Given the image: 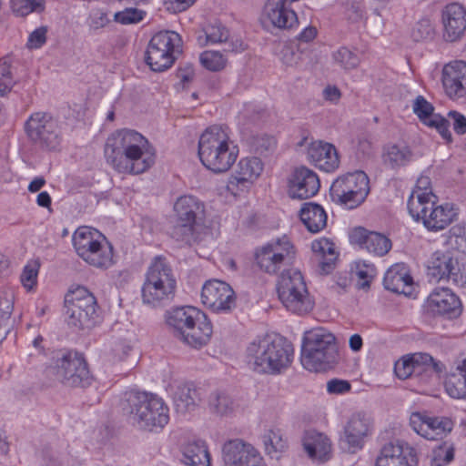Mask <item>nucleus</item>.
I'll use <instances>...</instances> for the list:
<instances>
[{
	"label": "nucleus",
	"instance_id": "nucleus-1",
	"mask_svg": "<svg viewBox=\"0 0 466 466\" xmlns=\"http://www.w3.org/2000/svg\"><path fill=\"white\" fill-rule=\"evenodd\" d=\"M107 163L117 172L138 175L155 161L148 140L139 132L124 128L111 134L105 146Z\"/></svg>",
	"mask_w": 466,
	"mask_h": 466
},
{
	"label": "nucleus",
	"instance_id": "nucleus-2",
	"mask_svg": "<svg viewBox=\"0 0 466 466\" xmlns=\"http://www.w3.org/2000/svg\"><path fill=\"white\" fill-rule=\"evenodd\" d=\"M130 423L139 430L158 431L169 420V409L157 394L132 390L125 392L121 401Z\"/></svg>",
	"mask_w": 466,
	"mask_h": 466
},
{
	"label": "nucleus",
	"instance_id": "nucleus-3",
	"mask_svg": "<svg viewBox=\"0 0 466 466\" xmlns=\"http://www.w3.org/2000/svg\"><path fill=\"white\" fill-rule=\"evenodd\" d=\"M293 353L292 345L284 338L267 336L248 346L246 360L255 372L276 375L289 367Z\"/></svg>",
	"mask_w": 466,
	"mask_h": 466
},
{
	"label": "nucleus",
	"instance_id": "nucleus-4",
	"mask_svg": "<svg viewBox=\"0 0 466 466\" xmlns=\"http://www.w3.org/2000/svg\"><path fill=\"white\" fill-rule=\"evenodd\" d=\"M238 152L228 127L211 126L199 137V159L208 169L215 173L228 171L236 161Z\"/></svg>",
	"mask_w": 466,
	"mask_h": 466
},
{
	"label": "nucleus",
	"instance_id": "nucleus-5",
	"mask_svg": "<svg viewBox=\"0 0 466 466\" xmlns=\"http://www.w3.org/2000/svg\"><path fill=\"white\" fill-rule=\"evenodd\" d=\"M338 349L335 337L324 329H314L304 334L301 363L309 371H322L336 362Z\"/></svg>",
	"mask_w": 466,
	"mask_h": 466
},
{
	"label": "nucleus",
	"instance_id": "nucleus-6",
	"mask_svg": "<svg viewBox=\"0 0 466 466\" xmlns=\"http://www.w3.org/2000/svg\"><path fill=\"white\" fill-rule=\"evenodd\" d=\"M173 211L177 223L172 228L171 237L187 245L198 241L197 230L206 217L204 202L193 195H183L175 201Z\"/></svg>",
	"mask_w": 466,
	"mask_h": 466
},
{
	"label": "nucleus",
	"instance_id": "nucleus-7",
	"mask_svg": "<svg viewBox=\"0 0 466 466\" xmlns=\"http://www.w3.org/2000/svg\"><path fill=\"white\" fill-rule=\"evenodd\" d=\"M177 281L173 270L166 258L157 257L150 263L142 286V299L145 304L159 306L174 297Z\"/></svg>",
	"mask_w": 466,
	"mask_h": 466
},
{
	"label": "nucleus",
	"instance_id": "nucleus-8",
	"mask_svg": "<svg viewBox=\"0 0 466 466\" xmlns=\"http://www.w3.org/2000/svg\"><path fill=\"white\" fill-rule=\"evenodd\" d=\"M72 241L77 255L89 265L108 268L113 264V248L98 230L80 227L74 232Z\"/></svg>",
	"mask_w": 466,
	"mask_h": 466
},
{
	"label": "nucleus",
	"instance_id": "nucleus-9",
	"mask_svg": "<svg viewBox=\"0 0 466 466\" xmlns=\"http://www.w3.org/2000/svg\"><path fill=\"white\" fill-rule=\"evenodd\" d=\"M65 316L67 325L76 330L88 329L97 321V303L85 287L70 290L65 297Z\"/></svg>",
	"mask_w": 466,
	"mask_h": 466
},
{
	"label": "nucleus",
	"instance_id": "nucleus-10",
	"mask_svg": "<svg viewBox=\"0 0 466 466\" xmlns=\"http://www.w3.org/2000/svg\"><path fill=\"white\" fill-rule=\"evenodd\" d=\"M278 297L282 305L290 312L304 314L313 309L306 282L300 271L290 268L284 270L277 284Z\"/></svg>",
	"mask_w": 466,
	"mask_h": 466
},
{
	"label": "nucleus",
	"instance_id": "nucleus-11",
	"mask_svg": "<svg viewBox=\"0 0 466 466\" xmlns=\"http://www.w3.org/2000/svg\"><path fill=\"white\" fill-rule=\"evenodd\" d=\"M370 191L369 177L358 170L336 178L330 186L329 197L334 203L353 209L366 200Z\"/></svg>",
	"mask_w": 466,
	"mask_h": 466
},
{
	"label": "nucleus",
	"instance_id": "nucleus-12",
	"mask_svg": "<svg viewBox=\"0 0 466 466\" xmlns=\"http://www.w3.org/2000/svg\"><path fill=\"white\" fill-rule=\"evenodd\" d=\"M47 371L68 387H85L90 383L86 360L76 351L64 350L56 352Z\"/></svg>",
	"mask_w": 466,
	"mask_h": 466
},
{
	"label": "nucleus",
	"instance_id": "nucleus-13",
	"mask_svg": "<svg viewBox=\"0 0 466 466\" xmlns=\"http://www.w3.org/2000/svg\"><path fill=\"white\" fill-rule=\"evenodd\" d=\"M28 140L37 148L55 151L62 143L59 121L46 112L31 114L24 125Z\"/></svg>",
	"mask_w": 466,
	"mask_h": 466
},
{
	"label": "nucleus",
	"instance_id": "nucleus-14",
	"mask_svg": "<svg viewBox=\"0 0 466 466\" xmlns=\"http://www.w3.org/2000/svg\"><path fill=\"white\" fill-rule=\"evenodd\" d=\"M182 40L175 31H160L155 34L147 48L146 62L156 72H162L174 64L176 54L181 52Z\"/></svg>",
	"mask_w": 466,
	"mask_h": 466
},
{
	"label": "nucleus",
	"instance_id": "nucleus-15",
	"mask_svg": "<svg viewBox=\"0 0 466 466\" xmlns=\"http://www.w3.org/2000/svg\"><path fill=\"white\" fill-rule=\"evenodd\" d=\"M420 199H412L408 211L415 221L421 222L428 230H442L455 219L457 212L452 204L437 205L436 198L426 202Z\"/></svg>",
	"mask_w": 466,
	"mask_h": 466
},
{
	"label": "nucleus",
	"instance_id": "nucleus-16",
	"mask_svg": "<svg viewBox=\"0 0 466 466\" xmlns=\"http://www.w3.org/2000/svg\"><path fill=\"white\" fill-rule=\"evenodd\" d=\"M295 247L287 235L274 238L258 248L255 260L258 267L268 274H277L293 260Z\"/></svg>",
	"mask_w": 466,
	"mask_h": 466
},
{
	"label": "nucleus",
	"instance_id": "nucleus-17",
	"mask_svg": "<svg viewBox=\"0 0 466 466\" xmlns=\"http://www.w3.org/2000/svg\"><path fill=\"white\" fill-rule=\"evenodd\" d=\"M445 370L446 367L442 362L434 360L428 353H415L410 357H404L394 366L395 374L400 380H406L413 374L420 375L423 372L440 377Z\"/></svg>",
	"mask_w": 466,
	"mask_h": 466
},
{
	"label": "nucleus",
	"instance_id": "nucleus-18",
	"mask_svg": "<svg viewBox=\"0 0 466 466\" xmlns=\"http://www.w3.org/2000/svg\"><path fill=\"white\" fill-rule=\"evenodd\" d=\"M412 430L430 441L442 440L453 429V422L447 417L431 416L425 411L412 412L410 417Z\"/></svg>",
	"mask_w": 466,
	"mask_h": 466
},
{
	"label": "nucleus",
	"instance_id": "nucleus-19",
	"mask_svg": "<svg viewBox=\"0 0 466 466\" xmlns=\"http://www.w3.org/2000/svg\"><path fill=\"white\" fill-rule=\"evenodd\" d=\"M222 466H264L259 451L241 439L226 441L222 447Z\"/></svg>",
	"mask_w": 466,
	"mask_h": 466
},
{
	"label": "nucleus",
	"instance_id": "nucleus-20",
	"mask_svg": "<svg viewBox=\"0 0 466 466\" xmlns=\"http://www.w3.org/2000/svg\"><path fill=\"white\" fill-rule=\"evenodd\" d=\"M427 310L433 316L454 319L462 313L460 298L448 288H435L426 301Z\"/></svg>",
	"mask_w": 466,
	"mask_h": 466
},
{
	"label": "nucleus",
	"instance_id": "nucleus-21",
	"mask_svg": "<svg viewBox=\"0 0 466 466\" xmlns=\"http://www.w3.org/2000/svg\"><path fill=\"white\" fill-rule=\"evenodd\" d=\"M374 421L370 414L357 411L350 415L344 426L343 441L350 452L362 449L365 440L372 433Z\"/></svg>",
	"mask_w": 466,
	"mask_h": 466
},
{
	"label": "nucleus",
	"instance_id": "nucleus-22",
	"mask_svg": "<svg viewBox=\"0 0 466 466\" xmlns=\"http://www.w3.org/2000/svg\"><path fill=\"white\" fill-rule=\"evenodd\" d=\"M201 301L215 312H228L235 306V293L228 283L212 279L204 284Z\"/></svg>",
	"mask_w": 466,
	"mask_h": 466
},
{
	"label": "nucleus",
	"instance_id": "nucleus-23",
	"mask_svg": "<svg viewBox=\"0 0 466 466\" xmlns=\"http://www.w3.org/2000/svg\"><path fill=\"white\" fill-rule=\"evenodd\" d=\"M262 170L263 164L259 158L252 157L240 159L228 179L227 189L234 196L248 190Z\"/></svg>",
	"mask_w": 466,
	"mask_h": 466
},
{
	"label": "nucleus",
	"instance_id": "nucleus-24",
	"mask_svg": "<svg viewBox=\"0 0 466 466\" xmlns=\"http://www.w3.org/2000/svg\"><path fill=\"white\" fill-rule=\"evenodd\" d=\"M443 38L455 42L461 38L466 30V7L458 2L443 6L441 11Z\"/></svg>",
	"mask_w": 466,
	"mask_h": 466
},
{
	"label": "nucleus",
	"instance_id": "nucleus-25",
	"mask_svg": "<svg viewBox=\"0 0 466 466\" xmlns=\"http://www.w3.org/2000/svg\"><path fill=\"white\" fill-rule=\"evenodd\" d=\"M445 94L452 100L466 96V62L455 60L446 64L441 72Z\"/></svg>",
	"mask_w": 466,
	"mask_h": 466
},
{
	"label": "nucleus",
	"instance_id": "nucleus-26",
	"mask_svg": "<svg viewBox=\"0 0 466 466\" xmlns=\"http://www.w3.org/2000/svg\"><path fill=\"white\" fill-rule=\"evenodd\" d=\"M350 240L351 244L376 257L385 256L392 248L391 240L388 237L364 228H354L350 234Z\"/></svg>",
	"mask_w": 466,
	"mask_h": 466
},
{
	"label": "nucleus",
	"instance_id": "nucleus-27",
	"mask_svg": "<svg viewBox=\"0 0 466 466\" xmlns=\"http://www.w3.org/2000/svg\"><path fill=\"white\" fill-rule=\"evenodd\" d=\"M461 270L458 258L449 251L434 252L428 265V276L435 281L447 280L454 283Z\"/></svg>",
	"mask_w": 466,
	"mask_h": 466
},
{
	"label": "nucleus",
	"instance_id": "nucleus-28",
	"mask_svg": "<svg viewBox=\"0 0 466 466\" xmlns=\"http://www.w3.org/2000/svg\"><path fill=\"white\" fill-rule=\"evenodd\" d=\"M320 187L318 175L306 167L294 170L289 182V195L293 198L306 199L315 196Z\"/></svg>",
	"mask_w": 466,
	"mask_h": 466
},
{
	"label": "nucleus",
	"instance_id": "nucleus-29",
	"mask_svg": "<svg viewBox=\"0 0 466 466\" xmlns=\"http://www.w3.org/2000/svg\"><path fill=\"white\" fill-rule=\"evenodd\" d=\"M202 311L191 306L175 307L165 314L166 323L177 339L181 341L185 332L198 321Z\"/></svg>",
	"mask_w": 466,
	"mask_h": 466
},
{
	"label": "nucleus",
	"instance_id": "nucleus-30",
	"mask_svg": "<svg viewBox=\"0 0 466 466\" xmlns=\"http://www.w3.org/2000/svg\"><path fill=\"white\" fill-rule=\"evenodd\" d=\"M308 160L315 167L326 172H333L339 166V157L336 147L328 142L317 140L307 148Z\"/></svg>",
	"mask_w": 466,
	"mask_h": 466
},
{
	"label": "nucleus",
	"instance_id": "nucleus-31",
	"mask_svg": "<svg viewBox=\"0 0 466 466\" xmlns=\"http://www.w3.org/2000/svg\"><path fill=\"white\" fill-rule=\"evenodd\" d=\"M383 285L386 289L407 297L411 296L414 290L412 277L403 263H397L386 271Z\"/></svg>",
	"mask_w": 466,
	"mask_h": 466
},
{
	"label": "nucleus",
	"instance_id": "nucleus-32",
	"mask_svg": "<svg viewBox=\"0 0 466 466\" xmlns=\"http://www.w3.org/2000/svg\"><path fill=\"white\" fill-rule=\"evenodd\" d=\"M286 0H268L264 6V15L273 26L280 29H291L298 25L297 14L287 6Z\"/></svg>",
	"mask_w": 466,
	"mask_h": 466
},
{
	"label": "nucleus",
	"instance_id": "nucleus-33",
	"mask_svg": "<svg viewBox=\"0 0 466 466\" xmlns=\"http://www.w3.org/2000/svg\"><path fill=\"white\" fill-rule=\"evenodd\" d=\"M185 333L181 341L191 348L200 349L210 340L213 327L207 315L202 312L198 320L195 321Z\"/></svg>",
	"mask_w": 466,
	"mask_h": 466
},
{
	"label": "nucleus",
	"instance_id": "nucleus-34",
	"mask_svg": "<svg viewBox=\"0 0 466 466\" xmlns=\"http://www.w3.org/2000/svg\"><path fill=\"white\" fill-rule=\"evenodd\" d=\"M303 447L309 457L320 461H327L331 450L329 439L314 431H309L303 437Z\"/></svg>",
	"mask_w": 466,
	"mask_h": 466
},
{
	"label": "nucleus",
	"instance_id": "nucleus-35",
	"mask_svg": "<svg viewBox=\"0 0 466 466\" xmlns=\"http://www.w3.org/2000/svg\"><path fill=\"white\" fill-rule=\"evenodd\" d=\"M299 217L307 229L311 233H319L327 226V213L317 203H304L300 209Z\"/></svg>",
	"mask_w": 466,
	"mask_h": 466
},
{
	"label": "nucleus",
	"instance_id": "nucleus-36",
	"mask_svg": "<svg viewBox=\"0 0 466 466\" xmlns=\"http://www.w3.org/2000/svg\"><path fill=\"white\" fill-rule=\"evenodd\" d=\"M412 156V152L407 145L389 144L383 148L382 160L386 167L397 169L408 165L411 161Z\"/></svg>",
	"mask_w": 466,
	"mask_h": 466
},
{
	"label": "nucleus",
	"instance_id": "nucleus-37",
	"mask_svg": "<svg viewBox=\"0 0 466 466\" xmlns=\"http://www.w3.org/2000/svg\"><path fill=\"white\" fill-rule=\"evenodd\" d=\"M447 393L454 399H466V357L458 362L445 380Z\"/></svg>",
	"mask_w": 466,
	"mask_h": 466
},
{
	"label": "nucleus",
	"instance_id": "nucleus-38",
	"mask_svg": "<svg viewBox=\"0 0 466 466\" xmlns=\"http://www.w3.org/2000/svg\"><path fill=\"white\" fill-rule=\"evenodd\" d=\"M183 461L188 466H210V456L205 441H188L183 448Z\"/></svg>",
	"mask_w": 466,
	"mask_h": 466
},
{
	"label": "nucleus",
	"instance_id": "nucleus-39",
	"mask_svg": "<svg viewBox=\"0 0 466 466\" xmlns=\"http://www.w3.org/2000/svg\"><path fill=\"white\" fill-rule=\"evenodd\" d=\"M173 399L177 410L181 413L194 410L200 400L198 391L189 383L177 385Z\"/></svg>",
	"mask_w": 466,
	"mask_h": 466
},
{
	"label": "nucleus",
	"instance_id": "nucleus-40",
	"mask_svg": "<svg viewBox=\"0 0 466 466\" xmlns=\"http://www.w3.org/2000/svg\"><path fill=\"white\" fill-rule=\"evenodd\" d=\"M413 449L401 441L389 442L385 444L376 460V466H384V463L396 462L400 458H411Z\"/></svg>",
	"mask_w": 466,
	"mask_h": 466
},
{
	"label": "nucleus",
	"instance_id": "nucleus-41",
	"mask_svg": "<svg viewBox=\"0 0 466 466\" xmlns=\"http://www.w3.org/2000/svg\"><path fill=\"white\" fill-rule=\"evenodd\" d=\"M311 250L319 257V263L321 270L328 273L336 259L334 244L326 238L315 239L311 243Z\"/></svg>",
	"mask_w": 466,
	"mask_h": 466
},
{
	"label": "nucleus",
	"instance_id": "nucleus-42",
	"mask_svg": "<svg viewBox=\"0 0 466 466\" xmlns=\"http://www.w3.org/2000/svg\"><path fill=\"white\" fill-rule=\"evenodd\" d=\"M208 408L212 413L227 416L236 408L234 400L225 391H214L208 398Z\"/></svg>",
	"mask_w": 466,
	"mask_h": 466
},
{
	"label": "nucleus",
	"instance_id": "nucleus-43",
	"mask_svg": "<svg viewBox=\"0 0 466 466\" xmlns=\"http://www.w3.org/2000/svg\"><path fill=\"white\" fill-rule=\"evenodd\" d=\"M229 33L228 29L220 24L208 25L198 34L197 40L200 46L215 45L226 42L228 39Z\"/></svg>",
	"mask_w": 466,
	"mask_h": 466
},
{
	"label": "nucleus",
	"instance_id": "nucleus-44",
	"mask_svg": "<svg viewBox=\"0 0 466 466\" xmlns=\"http://www.w3.org/2000/svg\"><path fill=\"white\" fill-rule=\"evenodd\" d=\"M332 58L334 62L345 71L357 68L360 63V58L358 54L347 46H340L334 51Z\"/></svg>",
	"mask_w": 466,
	"mask_h": 466
},
{
	"label": "nucleus",
	"instance_id": "nucleus-45",
	"mask_svg": "<svg viewBox=\"0 0 466 466\" xmlns=\"http://www.w3.org/2000/svg\"><path fill=\"white\" fill-rule=\"evenodd\" d=\"M418 198H421V202H426L432 200V198H437L436 196L432 193L431 187V179L427 176H420L418 178L416 186L408 198L407 208H410V202L412 199L418 200Z\"/></svg>",
	"mask_w": 466,
	"mask_h": 466
},
{
	"label": "nucleus",
	"instance_id": "nucleus-46",
	"mask_svg": "<svg viewBox=\"0 0 466 466\" xmlns=\"http://www.w3.org/2000/svg\"><path fill=\"white\" fill-rule=\"evenodd\" d=\"M454 458V447L450 441H443L433 449L431 466H445Z\"/></svg>",
	"mask_w": 466,
	"mask_h": 466
},
{
	"label": "nucleus",
	"instance_id": "nucleus-47",
	"mask_svg": "<svg viewBox=\"0 0 466 466\" xmlns=\"http://www.w3.org/2000/svg\"><path fill=\"white\" fill-rule=\"evenodd\" d=\"M355 274L359 279V289H368L371 281L377 275L376 267L366 260H360L356 263Z\"/></svg>",
	"mask_w": 466,
	"mask_h": 466
},
{
	"label": "nucleus",
	"instance_id": "nucleus-48",
	"mask_svg": "<svg viewBox=\"0 0 466 466\" xmlns=\"http://www.w3.org/2000/svg\"><path fill=\"white\" fill-rule=\"evenodd\" d=\"M45 0H10L12 11L19 16H25L32 12L44 9Z\"/></svg>",
	"mask_w": 466,
	"mask_h": 466
},
{
	"label": "nucleus",
	"instance_id": "nucleus-49",
	"mask_svg": "<svg viewBox=\"0 0 466 466\" xmlns=\"http://www.w3.org/2000/svg\"><path fill=\"white\" fill-rule=\"evenodd\" d=\"M199 60L201 65L209 71H219L226 66V59L218 51H204Z\"/></svg>",
	"mask_w": 466,
	"mask_h": 466
},
{
	"label": "nucleus",
	"instance_id": "nucleus-50",
	"mask_svg": "<svg viewBox=\"0 0 466 466\" xmlns=\"http://www.w3.org/2000/svg\"><path fill=\"white\" fill-rule=\"evenodd\" d=\"M411 35L415 41L431 38L434 35V25L430 17L420 18L412 29Z\"/></svg>",
	"mask_w": 466,
	"mask_h": 466
},
{
	"label": "nucleus",
	"instance_id": "nucleus-51",
	"mask_svg": "<svg viewBox=\"0 0 466 466\" xmlns=\"http://www.w3.org/2000/svg\"><path fill=\"white\" fill-rule=\"evenodd\" d=\"M15 81L10 71V64L6 59L0 60V97L7 96L13 86Z\"/></svg>",
	"mask_w": 466,
	"mask_h": 466
},
{
	"label": "nucleus",
	"instance_id": "nucleus-52",
	"mask_svg": "<svg viewBox=\"0 0 466 466\" xmlns=\"http://www.w3.org/2000/svg\"><path fill=\"white\" fill-rule=\"evenodd\" d=\"M433 110V106L422 96H418L413 102V112L425 125L435 116Z\"/></svg>",
	"mask_w": 466,
	"mask_h": 466
},
{
	"label": "nucleus",
	"instance_id": "nucleus-53",
	"mask_svg": "<svg viewBox=\"0 0 466 466\" xmlns=\"http://www.w3.org/2000/svg\"><path fill=\"white\" fill-rule=\"evenodd\" d=\"M14 309V294L8 289H0V319L9 321Z\"/></svg>",
	"mask_w": 466,
	"mask_h": 466
},
{
	"label": "nucleus",
	"instance_id": "nucleus-54",
	"mask_svg": "<svg viewBox=\"0 0 466 466\" xmlns=\"http://www.w3.org/2000/svg\"><path fill=\"white\" fill-rule=\"evenodd\" d=\"M107 13L103 9H93L86 20V25L90 31L96 32L104 28L108 23Z\"/></svg>",
	"mask_w": 466,
	"mask_h": 466
},
{
	"label": "nucleus",
	"instance_id": "nucleus-55",
	"mask_svg": "<svg viewBox=\"0 0 466 466\" xmlns=\"http://www.w3.org/2000/svg\"><path fill=\"white\" fill-rule=\"evenodd\" d=\"M145 12L137 8H126L123 11L115 14V21L122 25H131L140 22L145 15Z\"/></svg>",
	"mask_w": 466,
	"mask_h": 466
},
{
	"label": "nucleus",
	"instance_id": "nucleus-56",
	"mask_svg": "<svg viewBox=\"0 0 466 466\" xmlns=\"http://www.w3.org/2000/svg\"><path fill=\"white\" fill-rule=\"evenodd\" d=\"M427 126L434 127L447 143H451L452 141V136L449 129L450 123L446 118L440 115H435V116L428 122Z\"/></svg>",
	"mask_w": 466,
	"mask_h": 466
},
{
	"label": "nucleus",
	"instance_id": "nucleus-57",
	"mask_svg": "<svg viewBox=\"0 0 466 466\" xmlns=\"http://www.w3.org/2000/svg\"><path fill=\"white\" fill-rule=\"evenodd\" d=\"M344 15L350 23H359L365 17L364 8L359 2L347 3L345 5Z\"/></svg>",
	"mask_w": 466,
	"mask_h": 466
},
{
	"label": "nucleus",
	"instance_id": "nucleus-58",
	"mask_svg": "<svg viewBox=\"0 0 466 466\" xmlns=\"http://www.w3.org/2000/svg\"><path fill=\"white\" fill-rule=\"evenodd\" d=\"M38 264L36 262L33 264H27L21 274V282L25 288L30 289L35 283L38 274Z\"/></svg>",
	"mask_w": 466,
	"mask_h": 466
},
{
	"label": "nucleus",
	"instance_id": "nucleus-59",
	"mask_svg": "<svg viewBox=\"0 0 466 466\" xmlns=\"http://www.w3.org/2000/svg\"><path fill=\"white\" fill-rule=\"evenodd\" d=\"M47 29L41 26L34 30L28 36L26 46L30 49H37L44 46L46 42Z\"/></svg>",
	"mask_w": 466,
	"mask_h": 466
},
{
	"label": "nucleus",
	"instance_id": "nucleus-60",
	"mask_svg": "<svg viewBox=\"0 0 466 466\" xmlns=\"http://www.w3.org/2000/svg\"><path fill=\"white\" fill-rule=\"evenodd\" d=\"M265 445L268 453L275 452H282L287 448V442L282 437L274 431H270L268 436V439L265 440Z\"/></svg>",
	"mask_w": 466,
	"mask_h": 466
},
{
	"label": "nucleus",
	"instance_id": "nucleus-61",
	"mask_svg": "<svg viewBox=\"0 0 466 466\" xmlns=\"http://www.w3.org/2000/svg\"><path fill=\"white\" fill-rule=\"evenodd\" d=\"M351 390V384L346 380L332 379L327 382V391L329 394L342 395Z\"/></svg>",
	"mask_w": 466,
	"mask_h": 466
},
{
	"label": "nucleus",
	"instance_id": "nucleus-62",
	"mask_svg": "<svg viewBox=\"0 0 466 466\" xmlns=\"http://www.w3.org/2000/svg\"><path fill=\"white\" fill-rule=\"evenodd\" d=\"M448 116L452 122L453 130L458 135L466 134V116L458 111H450Z\"/></svg>",
	"mask_w": 466,
	"mask_h": 466
},
{
	"label": "nucleus",
	"instance_id": "nucleus-63",
	"mask_svg": "<svg viewBox=\"0 0 466 466\" xmlns=\"http://www.w3.org/2000/svg\"><path fill=\"white\" fill-rule=\"evenodd\" d=\"M281 59L285 65L292 66L298 64L299 54L295 52L291 47L285 46L281 51Z\"/></svg>",
	"mask_w": 466,
	"mask_h": 466
},
{
	"label": "nucleus",
	"instance_id": "nucleus-64",
	"mask_svg": "<svg viewBox=\"0 0 466 466\" xmlns=\"http://www.w3.org/2000/svg\"><path fill=\"white\" fill-rule=\"evenodd\" d=\"M196 0H167V9L174 13H180L191 6Z\"/></svg>",
	"mask_w": 466,
	"mask_h": 466
}]
</instances>
